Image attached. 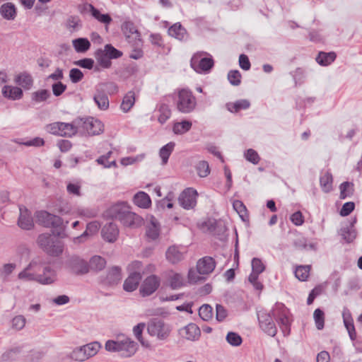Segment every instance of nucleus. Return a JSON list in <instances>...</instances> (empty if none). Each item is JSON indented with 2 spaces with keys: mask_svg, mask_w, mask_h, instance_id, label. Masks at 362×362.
<instances>
[{
  "mask_svg": "<svg viewBox=\"0 0 362 362\" xmlns=\"http://www.w3.org/2000/svg\"><path fill=\"white\" fill-rule=\"evenodd\" d=\"M233 207L234 210L239 214L242 221L245 222L249 221L247 210L243 202L240 200H235L233 203Z\"/></svg>",
  "mask_w": 362,
  "mask_h": 362,
  "instance_id": "39",
  "label": "nucleus"
},
{
  "mask_svg": "<svg viewBox=\"0 0 362 362\" xmlns=\"http://www.w3.org/2000/svg\"><path fill=\"white\" fill-rule=\"evenodd\" d=\"M175 103L177 110L184 114L192 112L197 105L196 98L192 91L186 88L178 90Z\"/></svg>",
  "mask_w": 362,
  "mask_h": 362,
  "instance_id": "5",
  "label": "nucleus"
},
{
  "mask_svg": "<svg viewBox=\"0 0 362 362\" xmlns=\"http://www.w3.org/2000/svg\"><path fill=\"white\" fill-rule=\"evenodd\" d=\"M355 209V204L353 202H348L344 203L341 208L339 214L341 216H349Z\"/></svg>",
  "mask_w": 362,
  "mask_h": 362,
  "instance_id": "64",
  "label": "nucleus"
},
{
  "mask_svg": "<svg viewBox=\"0 0 362 362\" xmlns=\"http://www.w3.org/2000/svg\"><path fill=\"white\" fill-rule=\"evenodd\" d=\"M192 127V123L189 121L183 120L180 122H176L173 126V132L176 134H182L188 132Z\"/></svg>",
  "mask_w": 362,
  "mask_h": 362,
  "instance_id": "45",
  "label": "nucleus"
},
{
  "mask_svg": "<svg viewBox=\"0 0 362 362\" xmlns=\"http://www.w3.org/2000/svg\"><path fill=\"white\" fill-rule=\"evenodd\" d=\"M105 349L109 352L124 351L125 357H130L134 355L138 349V344L131 338L125 337L119 340H107L105 344Z\"/></svg>",
  "mask_w": 362,
  "mask_h": 362,
  "instance_id": "4",
  "label": "nucleus"
},
{
  "mask_svg": "<svg viewBox=\"0 0 362 362\" xmlns=\"http://www.w3.org/2000/svg\"><path fill=\"white\" fill-rule=\"evenodd\" d=\"M241 74L238 70H230L228 73V80L233 86H238L241 83Z\"/></svg>",
  "mask_w": 362,
  "mask_h": 362,
  "instance_id": "55",
  "label": "nucleus"
},
{
  "mask_svg": "<svg viewBox=\"0 0 362 362\" xmlns=\"http://www.w3.org/2000/svg\"><path fill=\"white\" fill-rule=\"evenodd\" d=\"M100 225L97 221H93L87 224L86 230L80 236L74 238L75 243H80L90 234L95 233L99 229Z\"/></svg>",
  "mask_w": 362,
  "mask_h": 362,
  "instance_id": "34",
  "label": "nucleus"
},
{
  "mask_svg": "<svg viewBox=\"0 0 362 362\" xmlns=\"http://www.w3.org/2000/svg\"><path fill=\"white\" fill-rule=\"evenodd\" d=\"M197 174L201 177H206L210 173V168L207 161L201 160L196 165Z\"/></svg>",
  "mask_w": 362,
  "mask_h": 362,
  "instance_id": "50",
  "label": "nucleus"
},
{
  "mask_svg": "<svg viewBox=\"0 0 362 362\" xmlns=\"http://www.w3.org/2000/svg\"><path fill=\"white\" fill-rule=\"evenodd\" d=\"M48 128L51 134L64 137H71L75 135L78 131L76 119L72 123L54 122L50 124Z\"/></svg>",
  "mask_w": 362,
  "mask_h": 362,
  "instance_id": "8",
  "label": "nucleus"
},
{
  "mask_svg": "<svg viewBox=\"0 0 362 362\" xmlns=\"http://www.w3.org/2000/svg\"><path fill=\"white\" fill-rule=\"evenodd\" d=\"M73 47L77 53H85L90 48V42L86 37H78L73 40Z\"/></svg>",
  "mask_w": 362,
  "mask_h": 362,
  "instance_id": "29",
  "label": "nucleus"
},
{
  "mask_svg": "<svg viewBox=\"0 0 362 362\" xmlns=\"http://www.w3.org/2000/svg\"><path fill=\"white\" fill-rule=\"evenodd\" d=\"M141 279V274L140 272H132L129 276L126 279L123 284V288L127 292L135 291Z\"/></svg>",
  "mask_w": 362,
  "mask_h": 362,
  "instance_id": "20",
  "label": "nucleus"
},
{
  "mask_svg": "<svg viewBox=\"0 0 362 362\" xmlns=\"http://www.w3.org/2000/svg\"><path fill=\"white\" fill-rule=\"evenodd\" d=\"M122 30H124L125 34H129L127 37H129L131 34H136L138 37H139V33L137 30L136 26L132 22L126 21L122 24Z\"/></svg>",
  "mask_w": 362,
  "mask_h": 362,
  "instance_id": "62",
  "label": "nucleus"
},
{
  "mask_svg": "<svg viewBox=\"0 0 362 362\" xmlns=\"http://www.w3.org/2000/svg\"><path fill=\"white\" fill-rule=\"evenodd\" d=\"M0 14L4 19L13 21L17 15L16 7L13 3H5L0 7Z\"/></svg>",
  "mask_w": 362,
  "mask_h": 362,
  "instance_id": "22",
  "label": "nucleus"
},
{
  "mask_svg": "<svg viewBox=\"0 0 362 362\" xmlns=\"http://www.w3.org/2000/svg\"><path fill=\"white\" fill-rule=\"evenodd\" d=\"M64 268L76 276H83L89 272L88 262L76 255L67 257L64 262Z\"/></svg>",
  "mask_w": 362,
  "mask_h": 362,
  "instance_id": "6",
  "label": "nucleus"
},
{
  "mask_svg": "<svg viewBox=\"0 0 362 362\" xmlns=\"http://www.w3.org/2000/svg\"><path fill=\"white\" fill-rule=\"evenodd\" d=\"M36 221L38 224L45 228H52V234L60 238L66 237L65 229L68 221L64 220L59 216L50 214L46 211H37L35 214Z\"/></svg>",
  "mask_w": 362,
  "mask_h": 362,
  "instance_id": "2",
  "label": "nucleus"
},
{
  "mask_svg": "<svg viewBox=\"0 0 362 362\" xmlns=\"http://www.w3.org/2000/svg\"><path fill=\"white\" fill-rule=\"evenodd\" d=\"M133 201L136 206L142 209H148L151 204L149 195L141 191L134 194Z\"/></svg>",
  "mask_w": 362,
  "mask_h": 362,
  "instance_id": "25",
  "label": "nucleus"
},
{
  "mask_svg": "<svg viewBox=\"0 0 362 362\" xmlns=\"http://www.w3.org/2000/svg\"><path fill=\"white\" fill-rule=\"evenodd\" d=\"M101 235L104 240L108 243H114L119 235L117 226L112 222L106 223L101 229Z\"/></svg>",
  "mask_w": 362,
  "mask_h": 362,
  "instance_id": "16",
  "label": "nucleus"
},
{
  "mask_svg": "<svg viewBox=\"0 0 362 362\" xmlns=\"http://www.w3.org/2000/svg\"><path fill=\"white\" fill-rule=\"evenodd\" d=\"M197 197L198 193L197 190L189 187L180 193L178 197V202L180 205L185 209H192L197 205Z\"/></svg>",
  "mask_w": 362,
  "mask_h": 362,
  "instance_id": "11",
  "label": "nucleus"
},
{
  "mask_svg": "<svg viewBox=\"0 0 362 362\" xmlns=\"http://www.w3.org/2000/svg\"><path fill=\"white\" fill-rule=\"evenodd\" d=\"M147 332L159 340H165L170 336L171 327L160 318H152L148 323Z\"/></svg>",
  "mask_w": 362,
  "mask_h": 362,
  "instance_id": "7",
  "label": "nucleus"
},
{
  "mask_svg": "<svg viewBox=\"0 0 362 362\" xmlns=\"http://www.w3.org/2000/svg\"><path fill=\"white\" fill-rule=\"evenodd\" d=\"M2 94L5 98L16 100H19L23 97V92L19 87L4 86L2 88Z\"/></svg>",
  "mask_w": 362,
  "mask_h": 362,
  "instance_id": "23",
  "label": "nucleus"
},
{
  "mask_svg": "<svg viewBox=\"0 0 362 362\" xmlns=\"http://www.w3.org/2000/svg\"><path fill=\"white\" fill-rule=\"evenodd\" d=\"M356 221V217L352 218L350 221L346 222L339 231V234L348 243L353 242L356 237V231L353 228Z\"/></svg>",
  "mask_w": 362,
  "mask_h": 362,
  "instance_id": "15",
  "label": "nucleus"
},
{
  "mask_svg": "<svg viewBox=\"0 0 362 362\" xmlns=\"http://www.w3.org/2000/svg\"><path fill=\"white\" fill-rule=\"evenodd\" d=\"M105 54L110 58V59H117L120 58L123 53L122 51L116 49L112 45L107 44L104 46V49H103Z\"/></svg>",
  "mask_w": 362,
  "mask_h": 362,
  "instance_id": "47",
  "label": "nucleus"
},
{
  "mask_svg": "<svg viewBox=\"0 0 362 362\" xmlns=\"http://www.w3.org/2000/svg\"><path fill=\"white\" fill-rule=\"evenodd\" d=\"M37 275V282L42 285L52 284L57 279L56 270L48 265L44 267L42 274Z\"/></svg>",
  "mask_w": 362,
  "mask_h": 362,
  "instance_id": "14",
  "label": "nucleus"
},
{
  "mask_svg": "<svg viewBox=\"0 0 362 362\" xmlns=\"http://www.w3.org/2000/svg\"><path fill=\"white\" fill-rule=\"evenodd\" d=\"M166 259L172 264H176L183 259L182 253L176 246H170L165 252Z\"/></svg>",
  "mask_w": 362,
  "mask_h": 362,
  "instance_id": "32",
  "label": "nucleus"
},
{
  "mask_svg": "<svg viewBox=\"0 0 362 362\" xmlns=\"http://www.w3.org/2000/svg\"><path fill=\"white\" fill-rule=\"evenodd\" d=\"M310 268V265L298 266L294 272L296 277L301 281H306L309 276Z\"/></svg>",
  "mask_w": 362,
  "mask_h": 362,
  "instance_id": "43",
  "label": "nucleus"
},
{
  "mask_svg": "<svg viewBox=\"0 0 362 362\" xmlns=\"http://www.w3.org/2000/svg\"><path fill=\"white\" fill-rule=\"evenodd\" d=\"M52 233L39 235L37 242L39 247L48 255L59 257L64 251V243Z\"/></svg>",
  "mask_w": 362,
  "mask_h": 362,
  "instance_id": "3",
  "label": "nucleus"
},
{
  "mask_svg": "<svg viewBox=\"0 0 362 362\" xmlns=\"http://www.w3.org/2000/svg\"><path fill=\"white\" fill-rule=\"evenodd\" d=\"M146 236L152 240H156L159 236V228L154 221H151V226L146 228Z\"/></svg>",
  "mask_w": 362,
  "mask_h": 362,
  "instance_id": "58",
  "label": "nucleus"
},
{
  "mask_svg": "<svg viewBox=\"0 0 362 362\" xmlns=\"http://www.w3.org/2000/svg\"><path fill=\"white\" fill-rule=\"evenodd\" d=\"M160 279L156 275L152 274L146 277L142 282L139 292L143 297L153 294L160 286Z\"/></svg>",
  "mask_w": 362,
  "mask_h": 362,
  "instance_id": "12",
  "label": "nucleus"
},
{
  "mask_svg": "<svg viewBox=\"0 0 362 362\" xmlns=\"http://www.w3.org/2000/svg\"><path fill=\"white\" fill-rule=\"evenodd\" d=\"M135 103V93L134 91H129L123 98L120 108L124 112H128Z\"/></svg>",
  "mask_w": 362,
  "mask_h": 362,
  "instance_id": "35",
  "label": "nucleus"
},
{
  "mask_svg": "<svg viewBox=\"0 0 362 362\" xmlns=\"http://www.w3.org/2000/svg\"><path fill=\"white\" fill-rule=\"evenodd\" d=\"M66 27L69 29L72 28L74 30L81 27V22L78 16H70L66 21Z\"/></svg>",
  "mask_w": 362,
  "mask_h": 362,
  "instance_id": "57",
  "label": "nucleus"
},
{
  "mask_svg": "<svg viewBox=\"0 0 362 362\" xmlns=\"http://www.w3.org/2000/svg\"><path fill=\"white\" fill-rule=\"evenodd\" d=\"M175 144L173 141H170L163 146L159 151V155L162 159L163 164H166L168 161L169 157L172 153Z\"/></svg>",
  "mask_w": 362,
  "mask_h": 362,
  "instance_id": "41",
  "label": "nucleus"
},
{
  "mask_svg": "<svg viewBox=\"0 0 362 362\" xmlns=\"http://www.w3.org/2000/svg\"><path fill=\"white\" fill-rule=\"evenodd\" d=\"M122 279V270L119 267L114 266L110 268L105 276H100V281L102 284L108 286H113L118 284Z\"/></svg>",
  "mask_w": 362,
  "mask_h": 362,
  "instance_id": "13",
  "label": "nucleus"
},
{
  "mask_svg": "<svg viewBox=\"0 0 362 362\" xmlns=\"http://www.w3.org/2000/svg\"><path fill=\"white\" fill-rule=\"evenodd\" d=\"M158 112L160 115L158 119L163 124L170 117L171 110L168 105L163 103L159 106Z\"/></svg>",
  "mask_w": 362,
  "mask_h": 362,
  "instance_id": "44",
  "label": "nucleus"
},
{
  "mask_svg": "<svg viewBox=\"0 0 362 362\" xmlns=\"http://www.w3.org/2000/svg\"><path fill=\"white\" fill-rule=\"evenodd\" d=\"M15 82L26 90L30 89L33 84V79L31 75L24 72L16 76Z\"/></svg>",
  "mask_w": 362,
  "mask_h": 362,
  "instance_id": "30",
  "label": "nucleus"
},
{
  "mask_svg": "<svg viewBox=\"0 0 362 362\" xmlns=\"http://www.w3.org/2000/svg\"><path fill=\"white\" fill-rule=\"evenodd\" d=\"M96 86H100L103 90L104 93L107 95H113L118 91V86L114 82H103L98 83Z\"/></svg>",
  "mask_w": 362,
  "mask_h": 362,
  "instance_id": "48",
  "label": "nucleus"
},
{
  "mask_svg": "<svg viewBox=\"0 0 362 362\" xmlns=\"http://www.w3.org/2000/svg\"><path fill=\"white\" fill-rule=\"evenodd\" d=\"M32 267V263H30L22 272H21L18 277L20 279H26L28 281H33L37 282V275L33 273L28 272Z\"/></svg>",
  "mask_w": 362,
  "mask_h": 362,
  "instance_id": "54",
  "label": "nucleus"
},
{
  "mask_svg": "<svg viewBox=\"0 0 362 362\" xmlns=\"http://www.w3.org/2000/svg\"><path fill=\"white\" fill-rule=\"evenodd\" d=\"M245 157L247 160L255 165L257 164L260 160L257 152L252 148H249L245 152Z\"/></svg>",
  "mask_w": 362,
  "mask_h": 362,
  "instance_id": "59",
  "label": "nucleus"
},
{
  "mask_svg": "<svg viewBox=\"0 0 362 362\" xmlns=\"http://www.w3.org/2000/svg\"><path fill=\"white\" fill-rule=\"evenodd\" d=\"M333 178L330 173L327 172L320 178V184L322 191L328 193L332 189Z\"/></svg>",
  "mask_w": 362,
  "mask_h": 362,
  "instance_id": "37",
  "label": "nucleus"
},
{
  "mask_svg": "<svg viewBox=\"0 0 362 362\" xmlns=\"http://www.w3.org/2000/svg\"><path fill=\"white\" fill-rule=\"evenodd\" d=\"M71 358L77 361H83L88 358L83 346L75 349L71 354Z\"/></svg>",
  "mask_w": 362,
  "mask_h": 362,
  "instance_id": "53",
  "label": "nucleus"
},
{
  "mask_svg": "<svg viewBox=\"0 0 362 362\" xmlns=\"http://www.w3.org/2000/svg\"><path fill=\"white\" fill-rule=\"evenodd\" d=\"M264 269L265 266L260 259L254 257L252 259V271L260 274Z\"/></svg>",
  "mask_w": 362,
  "mask_h": 362,
  "instance_id": "63",
  "label": "nucleus"
},
{
  "mask_svg": "<svg viewBox=\"0 0 362 362\" xmlns=\"http://www.w3.org/2000/svg\"><path fill=\"white\" fill-rule=\"evenodd\" d=\"M88 263L89 272L93 271L95 272H99L102 271L106 265V260L105 258L95 255L92 257Z\"/></svg>",
  "mask_w": 362,
  "mask_h": 362,
  "instance_id": "26",
  "label": "nucleus"
},
{
  "mask_svg": "<svg viewBox=\"0 0 362 362\" xmlns=\"http://www.w3.org/2000/svg\"><path fill=\"white\" fill-rule=\"evenodd\" d=\"M226 340L232 346H239L243 343L241 336L235 332H228L226 334Z\"/></svg>",
  "mask_w": 362,
  "mask_h": 362,
  "instance_id": "46",
  "label": "nucleus"
},
{
  "mask_svg": "<svg viewBox=\"0 0 362 362\" xmlns=\"http://www.w3.org/2000/svg\"><path fill=\"white\" fill-rule=\"evenodd\" d=\"M216 267V261L209 256L199 259L197 263V270L199 274H211Z\"/></svg>",
  "mask_w": 362,
  "mask_h": 362,
  "instance_id": "17",
  "label": "nucleus"
},
{
  "mask_svg": "<svg viewBox=\"0 0 362 362\" xmlns=\"http://www.w3.org/2000/svg\"><path fill=\"white\" fill-rule=\"evenodd\" d=\"M146 327V324L144 322L138 323L136 326L133 328V332L136 337V339L140 342L142 346L145 348L150 349L151 344L150 343L145 340L143 338V332L144 330V328Z\"/></svg>",
  "mask_w": 362,
  "mask_h": 362,
  "instance_id": "31",
  "label": "nucleus"
},
{
  "mask_svg": "<svg viewBox=\"0 0 362 362\" xmlns=\"http://www.w3.org/2000/svg\"><path fill=\"white\" fill-rule=\"evenodd\" d=\"M261 329L271 337H274L277 332V328L274 318H257Z\"/></svg>",
  "mask_w": 362,
  "mask_h": 362,
  "instance_id": "21",
  "label": "nucleus"
},
{
  "mask_svg": "<svg viewBox=\"0 0 362 362\" xmlns=\"http://www.w3.org/2000/svg\"><path fill=\"white\" fill-rule=\"evenodd\" d=\"M50 96L51 93L47 89H41L32 93L31 100L36 103H40L46 101Z\"/></svg>",
  "mask_w": 362,
  "mask_h": 362,
  "instance_id": "42",
  "label": "nucleus"
},
{
  "mask_svg": "<svg viewBox=\"0 0 362 362\" xmlns=\"http://www.w3.org/2000/svg\"><path fill=\"white\" fill-rule=\"evenodd\" d=\"M250 106V103L246 99L238 100L235 103H226V108L230 112H238L241 110H246Z\"/></svg>",
  "mask_w": 362,
  "mask_h": 362,
  "instance_id": "33",
  "label": "nucleus"
},
{
  "mask_svg": "<svg viewBox=\"0 0 362 362\" xmlns=\"http://www.w3.org/2000/svg\"><path fill=\"white\" fill-rule=\"evenodd\" d=\"M109 215L118 220L124 226L137 228L143 223V218L136 214L129 211V207L124 202L118 203L110 207Z\"/></svg>",
  "mask_w": 362,
  "mask_h": 362,
  "instance_id": "1",
  "label": "nucleus"
},
{
  "mask_svg": "<svg viewBox=\"0 0 362 362\" xmlns=\"http://www.w3.org/2000/svg\"><path fill=\"white\" fill-rule=\"evenodd\" d=\"M93 100L97 107L101 110H106L109 108L110 102L108 96L104 93L103 90L100 86H95Z\"/></svg>",
  "mask_w": 362,
  "mask_h": 362,
  "instance_id": "19",
  "label": "nucleus"
},
{
  "mask_svg": "<svg viewBox=\"0 0 362 362\" xmlns=\"http://www.w3.org/2000/svg\"><path fill=\"white\" fill-rule=\"evenodd\" d=\"M83 76V73L78 68H73L69 71V78L73 83L80 82Z\"/></svg>",
  "mask_w": 362,
  "mask_h": 362,
  "instance_id": "56",
  "label": "nucleus"
},
{
  "mask_svg": "<svg viewBox=\"0 0 362 362\" xmlns=\"http://www.w3.org/2000/svg\"><path fill=\"white\" fill-rule=\"evenodd\" d=\"M99 66L103 69H109L112 66L110 58L105 54L104 50L101 48L98 49L94 54Z\"/></svg>",
  "mask_w": 362,
  "mask_h": 362,
  "instance_id": "28",
  "label": "nucleus"
},
{
  "mask_svg": "<svg viewBox=\"0 0 362 362\" xmlns=\"http://www.w3.org/2000/svg\"><path fill=\"white\" fill-rule=\"evenodd\" d=\"M208 230L210 232L214 233L215 235H219L225 230V226H222L221 223H218L216 220L209 221L205 222Z\"/></svg>",
  "mask_w": 362,
  "mask_h": 362,
  "instance_id": "49",
  "label": "nucleus"
},
{
  "mask_svg": "<svg viewBox=\"0 0 362 362\" xmlns=\"http://www.w3.org/2000/svg\"><path fill=\"white\" fill-rule=\"evenodd\" d=\"M202 53H197L191 59V67L197 73H209L214 66L211 57L201 58Z\"/></svg>",
  "mask_w": 362,
  "mask_h": 362,
  "instance_id": "9",
  "label": "nucleus"
},
{
  "mask_svg": "<svg viewBox=\"0 0 362 362\" xmlns=\"http://www.w3.org/2000/svg\"><path fill=\"white\" fill-rule=\"evenodd\" d=\"M66 85L63 83L61 81H57L54 83L52 85V90L53 95L56 97H59L63 94V93L66 90Z\"/></svg>",
  "mask_w": 362,
  "mask_h": 362,
  "instance_id": "60",
  "label": "nucleus"
},
{
  "mask_svg": "<svg viewBox=\"0 0 362 362\" xmlns=\"http://www.w3.org/2000/svg\"><path fill=\"white\" fill-rule=\"evenodd\" d=\"M200 329L194 323H189L185 327V337L189 340H196L200 336Z\"/></svg>",
  "mask_w": 362,
  "mask_h": 362,
  "instance_id": "38",
  "label": "nucleus"
},
{
  "mask_svg": "<svg viewBox=\"0 0 362 362\" xmlns=\"http://www.w3.org/2000/svg\"><path fill=\"white\" fill-rule=\"evenodd\" d=\"M78 129L82 127L88 135H97L103 132V124L98 119L93 117L86 118L85 119L79 118L76 119Z\"/></svg>",
  "mask_w": 362,
  "mask_h": 362,
  "instance_id": "10",
  "label": "nucleus"
},
{
  "mask_svg": "<svg viewBox=\"0 0 362 362\" xmlns=\"http://www.w3.org/2000/svg\"><path fill=\"white\" fill-rule=\"evenodd\" d=\"M353 319L354 318H343L344 326L351 341H354L356 338V332Z\"/></svg>",
  "mask_w": 362,
  "mask_h": 362,
  "instance_id": "51",
  "label": "nucleus"
},
{
  "mask_svg": "<svg viewBox=\"0 0 362 362\" xmlns=\"http://www.w3.org/2000/svg\"><path fill=\"white\" fill-rule=\"evenodd\" d=\"M168 33L169 35L181 41L187 40V37L185 28L180 23H176L170 26Z\"/></svg>",
  "mask_w": 362,
  "mask_h": 362,
  "instance_id": "24",
  "label": "nucleus"
},
{
  "mask_svg": "<svg viewBox=\"0 0 362 362\" xmlns=\"http://www.w3.org/2000/svg\"><path fill=\"white\" fill-rule=\"evenodd\" d=\"M288 313L289 310L283 303H276L268 317H288Z\"/></svg>",
  "mask_w": 362,
  "mask_h": 362,
  "instance_id": "40",
  "label": "nucleus"
},
{
  "mask_svg": "<svg viewBox=\"0 0 362 362\" xmlns=\"http://www.w3.org/2000/svg\"><path fill=\"white\" fill-rule=\"evenodd\" d=\"M337 54L334 52H320L316 57V62L321 66H328L336 59Z\"/></svg>",
  "mask_w": 362,
  "mask_h": 362,
  "instance_id": "27",
  "label": "nucleus"
},
{
  "mask_svg": "<svg viewBox=\"0 0 362 362\" xmlns=\"http://www.w3.org/2000/svg\"><path fill=\"white\" fill-rule=\"evenodd\" d=\"M20 215L18 220V225L24 230H30L34 226L31 213L25 207L20 206Z\"/></svg>",
  "mask_w": 362,
  "mask_h": 362,
  "instance_id": "18",
  "label": "nucleus"
},
{
  "mask_svg": "<svg viewBox=\"0 0 362 362\" xmlns=\"http://www.w3.org/2000/svg\"><path fill=\"white\" fill-rule=\"evenodd\" d=\"M83 350L86 352L88 357H92L95 356L99 349L101 348V345L98 341H93L86 345L83 346Z\"/></svg>",
  "mask_w": 362,
  "mask_h": 362,
  "instance_id": "52",
  "label": "nucleus"
},
{
  "mask_svg": "<svg viewBox=\"0 0 362 362\" xmlns=\"http://www.w3.org/2000/svg\"><path fill=\"white\" fill-rule=\"evenodd\" d=\"M74 64L90 70L94 66V60L91 58H83L74 62Z\"/></svg>",
  "mask_w": 362,
  "mask_h": 362,
  "instance_id": "61",
  "label": "nucleus"
},
{
  "mask_svg": "<svg viewBox=\"0 0 362 362\" xmlns=\"http://www.w3.org/2000/svg\"><path fill=\"white\" fill-rule=\"evenodd\" d=\"M340 195L341 199H345L347 197H351L354 192V184L351 182H344L339 185Z\"/></svg>",
  "mask_w": 362,
  "mask_h": 362,
  "instance_id": "36",
  "label": "nucleus"
}]
</instances>
